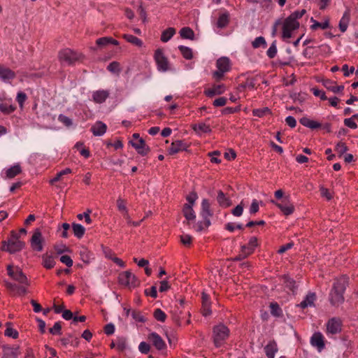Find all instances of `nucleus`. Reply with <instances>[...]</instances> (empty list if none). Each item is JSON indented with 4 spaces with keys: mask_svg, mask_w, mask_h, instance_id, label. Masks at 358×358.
Listing matches in <instances>:
<instances>
[{
    "mask_svg": "<svg viewBox=\"0 0 358 358\" xmlns=\"http://www.w3.org/2000/svg\"><path fill=\"white\" fill-rule=\"evenodd\" d=\"M349 278L346 275H341L335 279L329 293V301L334 306H338L344 302V292L348 286Z\"/></svg>",
    "mask_w": 358,
    "mask_h": 358,
    "instance_id": "f257e3e1",
    "label": "nucleus"
},
{
    "mask_svg": "<svg viewBox=\"0 0 358 358\" xmlns=\"http://www.w3.org/2000/svg\"><path fill=\"white\" fill-rule=\"evenodd\" d=\"M19 235L14 231H11V238L8 241L2 242L1 250L8 252L10 254L15 253L22 250L24 243L19 240Z\"/></svg>",
    "mask_w": 358,
    "mask_h": 358,
    "instance_id": "f03ea898",
    "label": "nucleus"
},
{
    "mask_svg": "<svg viewBox=\"0 0 358 358\" xmlns=\"http://www.w3.org/2000/svg\"><path fill=\"white\" fill-rule=\"evenodd\" d=\"M213 342L217 348L222 346L229 337V330L224 324H219L213 328Z\"/></svg>",
    "mask_w": 358,
    "mask_h": 358,
    "instance_id": "7ed1b4c3",
    "label": "nucleus"
},
{
    "mask_svg": "<svg viewBox=\"0 0 358 358\" xmlns=\"http://www.w3.org/2000/svg\"><path fill=\"white\" fill-rule=\"evenodd\" d=\"M61 62H65L69 65H73L83 58V55L71 49L66 48L59 51L58 55Z\"/></svg>",
    "mask_w": 358,
    "mask_h": 358,
    "instance_id": "20e7f679",
    "label": "nucleus"
},
{
    "mask_svg": "<svg viewBox=\"0 0 358 358\" xmlns=\"http://www.w3.org/2000/svg\"><path fill=\"white\" fill-rule=\"evenodd\" d=\"M201 215L203 221L199 224V231H201L203 229V225L205 227H208L210 225V217L213 215V212L210 209V203L207 199L202 200Z\"/></svg>",
    "mask_w": 358,
    "mask_h": 358,
    "instance_id": "39448f33",
    "label": "nucleus"
},
{
    "mask_svg": "<svg viewBox=\"0 0 358 358\" xmlns=\"http://www.w3.org/2000/svg\"><path fill=\"white\" fill-rule=\"evenodd\" d=\"M8 275L14 280L20 284L29 286V280L22 269L17 266L14 267L12 265L7 266Z\"/></svg>",
    "mask_w": 358,
    "mask_h": 358,
    "instance_id": "423d86ee",
    "label": "nucleus"
},
{
    "mask_svg": "<svg viewBox=\"0 0 358 358\" xmlns=\"http://www.w3.org/2000/svg\"><path fill=\"white\" fill-rule=\"evenodd\" d=\"M118 281L120 285L129 287H136L140 284L137 278L129 271L120 273L118 276Z\"/></svg>",
    "mask_w": 358,
    "mask_h": 358,
    "instance_id": "0eeeda50",
    "label": "nucleus"
},
{
    "mask_svg": "<svg viewBox=\"0 0 358 358\" xmlns=\"http://www.w3.org/2000/svg\"><path fill=\"white\" fill-rule=\"evenodd\" d=\"M154 58L159 71L165 72L169 69V60L165 57L162 49L158 48L155 50Z\"/></svg>",
    "mask_w": 358,
    "mask_h": 358,
    "instance_id": "6e6552de",
    "label": "nucleus"
},
{
    "mask_svg": "<svg viewBox=\"0 0 358 358\" xmlns=\"http://www.w3.org/2000/svg\"><path fill=\"white\" fill-rule=\"evenodd\" d=\"M44 238L40 229H36L30 240L31 248L34 251L41 252L43 250Z\"/></svg>",
    "mask_w": 358,
    "mask_h": 358,
    "instance_id": "1a4fd4ad",
    "label": "nucleus"
},
{
    "mask_svg": "<svg viewBox=\"0 0 358 358\" xmlns=\"http://www.w3.org/2000/svg\"><path fill=\"white\" fill-rule=\"evenodd\" d=\"M299 27V22H294L291 19L287 17L283 22H282V38H289L292 37V32Z\"/></svg>",
    "mask_w": 358,
    "mask_h": 358,
    "instance_id": "9d476101",
    "label": "nucleus"
},
{
    "mask_svg": "<svg viewBox=\"0 0 358 358\" xmlns=\"http://www.w3.org/2000/svg\"><path fill=\"white\" fill-rule=\"evenodd\" d=\"M4 284L10 294L13 296H24L27 292V288L28 286L25 285H17L8 281H5Z\"/></svg>",
    "mask_w": 358,
    "mask_h": 358,
    "instance_id": "9b49d317",
    "label": "nucleus"
},
{
    "mask_svg": "<svg viewBox=\"0 0 358 358\" xmlns=\"http://www.w3.org/2000/svg\"><path fill=\"white\" fill-rule=\"evenodd\" d=\"M126 203L127 202L124 199H122V198H118L117 199V207L118 210L122 213L124 217L127 220L128 224L133 225L134 227L139 226L141 222L144 220V218L139 222H134L130 220V216L129 215Z\"/></svg>",
    "mask_w": 358,
    "mask_h": 358,
    "instance_id": "f8f14e48",
    "label": "nucleus"
},
{
    "mask_svg": "<svg viewBox=\"0 0 358 358\" xmlns=\"http://www.w3.org/2000/svg\"><path fill=\"white\" fill-rule=\"evenodd\" d=\"M271 202L275 203L286 216L292 214L294 211V206L289 201V196L284 197L280 203H276L274 201H272Z\"/></svg>",
    "mask_w": 358,
    "mask_h": 358,
    "instance_id": "ddd939ff",
    "label": "nucleus"
},
{
    "mask_svg": "<svg viewBox=\"0 0 358 358\" xmlns=\"http://www.w3.org/2000/svg\"><path fill=\"white\" fill-rule=\"evenodd\" d=\"M130 143L136 150L137 152L142 156L147 155L150 152V148L143 138H139L137 141H131Z\"/></svg>",
    "mask_w": 358,
    "mask_h": 358,
    "instance_id": "4468645a",
    "label": "nucleus"
},
{
    "mask_svg": "<svg viewBox=\"0 0 358 358\" xmlns=\"http://www.w3.org/2000/svg\"><path fill=\"white\" fill-rule=\"evenodd\" d=\"M327 332L331 334H336L341 331V322L336 318H331L327 324Z\"/></svg>",
    "mask_w": 358,
    "mask_h": 358,
    "instance_id": "2eb2a0df",
    "label": "nucleus"
},
{
    "mask_svg": "<svg viewBox=\"0 0 358 358\" xmlns=\"http://www.w3.org/2000/svg\"><path fill=\"white\" fill-rule=\"evenodd\" d=\"M188 147L189 145L183 141H175L172 142L171 147L169 148V152L170 155H175L179 152L186 150Z\"/></svg>",
    "mask_w": 358,
    "mask_h": 358,
    "instance_id": "dca6fc26",
    "label": "nucleus"
},
{
    "mask_svg": "<svg viewBox=\"0 0 358 358\" xmlns=\"http://www.w3.org/2000/svg\"><path fill=\"white\" fill-rule=\"evenodd\" d=\"M148 339L158 350H164L166 348V344L162 337L155 332L150 334Z\"/></svg>",
    "mask_w": 358,
    "mask_h": 358,
    "instance_id": "f3484780",
    "label": "nucleus"
},
{
    "mask_svg": "<svg viewBox=\"0 0 358 358\" xmlns=\"http://www.w3.org/2000/svg\"><path fill=\"white\" fill-rule=\"evenodd\" d=\"M310 343L313 346L316 347L319 351L324 348V337L320 332L313 334L310 339Z\"/></svg>",
    "mask_w": 358,
    "mask_h": 358,
    "instance_id": "a211bd4d",
    "label": "nucleus"
},
{
    "mask_svg": "<svg viewBox=\"0 0 358 358\" xmlns=\"http://www.w3.org/2000/svg\"><path fill=\"white\" fill-rule=\"evenodd\" d=\"M19 346H3V356L1 358H17L19 352Z\"/></svg>",
    "mask_w": 358,
    "mask_h": 358,
    "instance_id": "6ab92c4d",
    "label": "nucleus"
},
{
    "mask_svg": "<svg viewBox=\"0 0 358 358\" xmlns=\"http://www.w3.org/2000/svg\"><path fill=\"white\" fill-rule=\"evenodd\" d=\"M225 91V86L223 84L214 85L211 88L204 91V94L208 97H213L215 95H219Z\"/></svg>",
    "mask_w": 358,
    "mask_h": 358,
    "instance_id": "aec40b11",
    "label": "nucleus"
},
{
    "mask_svg": "<svg viewBox=\"0 0 358 358\" xmlns=\"http://www.w3.org/2000/svg\"><path fill=\"white\" fill-rule=\"evenodd\" d=\"M201 312L204 316H208L211 314L210 301L209 296L204 292L202 293Z\"/></svg>",
    "mask_w": 358,
    "mask_h": 358,
    "instance_id": "412c9836",
    "label": "nucleus"
},
{
    "mask_svg": "<svg viewBox=\"0 0 358 358\" xmlns=\"http://www.w3.org/2000/svg\"><path fill=\"white\" fill-rule=\"evenodd\" d=\"M109 96V92L107 90H97L94 92L92 94L93 101L97 103H103Z\"/></svg>",
    "mask_w": 358,
    "mask_h": 358,
    "instance_id": "4be33fe9",
    "label": "nucleus"
},
{
    "mask_svg": "<svg viewBox=\"0 0 358 358\" xmlns=\"http://www.w3.org/2000/svg\"><path fill=\"white\" fill-rule=\"evenodd\" d=\"M278 351L277 343L275 341H271L264 347V352L268 358H274L275 354Z\"/></svg>",
    "mask_w": 358,
    "mask_h": 358,
    "instance_id": "5701e85b",
    "label": "nucleus"
},
{
    "mask_svg": "<svg viewBox=\"0 0 358 358\" xmlns=\"http://www.w3.org/2000/svg\"><path fill=\"white\" fill-rule=\"evenodd\" d=\"M15 73L8 68L0 65V78L3 81H7L15 78Z\"/></svg>",
    "mask_w": 358,
    "mask_h": 358,
    "instance_id": "b1692460",
    "label": "nucleus"
},
{
    "mask_svg": "<svg viewBox=\"0 0 358 358\" xmlns=\"http://www.w3.org/2000/svg\"><path fill=\"white\" fill-rule=\"evenodd\" d=\"M217 201L222 208H227L231 204L229 198L222 190L217 192Z\"/></svg>",
    "mask_w": 358,
    "mask_h": 358,
    "instance_id": "393cba45",
    "label": "nucleus"
},
{
    "mask_svg": "<svg viewBox=\"0 0 358 358\" xmlns=\"http://www.w3.org/2000/svg\"><path fill=\"white\" fill-rule=\"evenodd\" d=\"M107 127L102 122H97L91 128V131L94 136H102L106 131Z\"/></svg>",
    "mask_w": 358,
    "mask_h": 358,
    "instance_id": "a878e982",
    "label": "nucleus"
},
{
    "mask_svg": "<svg viewBox=\"0 0 358 358\" xmlns=\"http://www.w3.org/2000/svg\"><path fill=\"white\" fill-rule=\"evenodd\" d=\"M182 213L188 221H193L196 218L195 213L193 210V206H192L190 204H185L183 206Z\"/></svg>",
    "mask_w": 358,
    "mask_h": 358,
    "instance_id": "bb28decb",
    "label": "nucleus"
},
{
    "mask_svg": "<svg viewBox=\"0 0 358 358\" xmlns=\"http://www.w3.org/2000/svg\"><path fill=\"white\" fill-rule=\"evenodd\" d=\"M299 122L304 127H306L311 129H318L322 127V124L320 123H319L316 121L312 120L306 117H303L301 118Z\"/></svg>",
    "mask_w": 358,
    "mask_h": 358,
    "instance_id": "cd10ccee",
    "label": "nucleus"
},
{
    "mask_svg": "<svg viewBox=\"0 0 358 358\" xmlns=\"http://www.w3.org/2000/svg\"><path fill=\"white\" fill-rule=\"evenodd\" d=\"M216 65L219 70L225 73L229 71L230 69V62L227 57H221L217 59Z\"/></svg>",
    "mask_w": 358,
    "mask_h": 358,
    "instance_id": "c85d7f7f",
    "label": "nucleus"
},
{
    "mask_svg": "<svg viewBox=\"0 0 358 358\" xmlns=\"http://www.w3.org/2000/svg\"><path fill=\"white\" fill-rule=\"evenodd\" d=\"M350 11L348 10L344 13L342 18L341 19V20L339 22V29L341 32H345L347 30L349 22H350Z\"/></svg>",
    "mask_w": 358,
    "mask_h": 358,
    "instance_id": "c756f323",
    "label": "nucleus"
},
{
    "mask_svg": "<svg viewBox=\"0 0 358 358\" xmlns=\"http://www.w3.org/2000/svg\"><path fill=\"white\" fill-rule=\"evenodd\" d=\"M96 43L99 47H105L108 44H113L114 45H119V42L113 38L112 37H102L99 38L96 41Z\"/></svg>",
    "mask_w": 358,
    "mask_h": 358,
    "instance_id": "7c9ffc66",
    "label": "nucleus"
},
{
    "mask_svg": "<svg viewBox=\"0 0 358 358\" xmlns=\"http://www.w3.org/2000/svg\"><path fill=\"white\" fill-rule=\"evenodd\" d=\"M42 265L47 269L52 268L55 265L54 257L47 253L42 255Z\"/></svg>",
    "mask_w": 358,
    "mask_h": 358,
    "instance_id": "2f4dec72",
    "label": "nucleus"
},
{
    "mask_svg": "<svg viewBox=\"0 0 358 358\" xmlns=\"http://www.w3.org/2000/svg\"><path fill=\"white\" fill-rule=\"evenodd\" d=\"M324 87L334 93L342 92L344 89L343 85H336L335 83L331 80H327L324 82Z\"/></svg>",
    "mask_w": 358,
    "mask_h": 358,
    "instance_id": "473e14b6",
    "label": "nucleus"
},
{
    "mask_svg": "<svg viewBox=\"0 0 358 358\" xmlns=\"http://www.w3.org/2000/svg\"><path fill=\"white\" fill-rule=\"evenodd\" d=\"M192 127L193 130L196 131L197 134L211 132V129L210 126L203 122L192 124Z\"/></svg>",
    "mask_w": 358,
    "mask_h": 358,
    "instance_id": "72a5a7b5",
    "label": "nucleus"
},
{
    "mask_svg": "<svg viewBox=\"0 0 358 358\" xmlns=\"http://www.w3.org/2000/svg\"><path fill=\"white\" fill-rule=\"evenodd\" d=\"M315 293H309L306 295L305 299L302 301L299 306L301 308L304 309L307 308L308 306H312L313 304L314 301L315 300Z\"/></svg>",
    "mask_w": 358,
    "mask_h": 358,
    "instance_id": "f704fd0d",
    "label": "nucleus"
},
{
    "mask_svg": "<svg viewBox=\"0 0 358 358\" xmlns=\"http://www.w3.org/2000/svg\"><path fill=\"white\" fill-rule=\"evenodd\" d=\"M180 35L181 38H184V39H189V40L194 39V32L191 28H189L188 27L182 28L180 30Z\"/></svg>",
    "mask_w": 358,
    "mask_h": 358,
    "instance_id": "c9c22d12",
    "label": "nucleus"
},
{
    "mask_svg": "<svg viewBox=\"0 0 358 358\" xmlns=\"http://www.w3.org/2000/svg\"><path fill=\"white\" fill-rule=\"evenodd\" d=\"M176 34V29L173 27H169L162 31L161 35V41L162 42H168Z\"/></svg>",
    "mask_w": 358,
    "mask_h": 358,
    "instance_id": "e433bc0d",
    "label": "nucleus"
},
{
    "mask_svg": "<svg viewBox=\"0 0 358 358\" xmlns=\"http://www.w3.org/2000/svg\"><path fill=\"white\" fill-rule=\"evenodd\" d=\"M22 172L21 167L19 164L14 165L9 168L6 172V177L8 178H13Z\"/></svg>",
    "mask_w": 358,
    "mask_h": 358,
    "instance_id": "4c0bfd02",
    "label": "nucleus"
},
{
    "mask_svg": "<svg viewBox=\"0 0 358 358\" xmlns=\"http://www.w3.org/2000/svg\"><path fill=\"white\" fill-rule=\"evenodd\" d=\"M72 229L74 235L78 238H81L85 232V227L80 224L73 223Z\"/></svg>",
    "mask_w": 358,
    "mask_h": 358,
    "instance_id": "58836bf2",
    "label": "nucleus"
},
{
    "mask_svg": "<svg viewBox=\"0 0 358 358\" xmlns=\"http://www.w3.org/2000/svg\"><path fill=\"white\" fill-rule=\"evenodd\" d=\"M284 279L286 287L291 290L293 294H294L298 288V285H296V281L288 276H284Z\"/></svg>",
    "mask_w": 358,
    "mask_h": 358,
    "instance_id": "ea45409f",
    "label": "nucleus"
},
{
    "mask_svg": "<svg viewBox=\"0 0 358 358\" xmlns=\"http://www.w3.org/2000/svg\"><path fill=\"white\" fill-rule=\"evenodd\" d=\"M127 42L138 46L141 47L143 45V41L131 34H124L122 36Z\"/></svg>",
    "mask_w": 358,
    "mask_h": 358,
    "instance_id": "a19ab883",
    "label": "nucleus"
},
{
    "mask_svg": "<svg viewBox=\"0 0 358 358\" xmlns=\"http://www.w3.org/2000/svg\"><path fill=\"white\" fill-rule=\"evenodd\" d=\"M229 22V15L228 13H223L220 15L217 22V26L219 28H224L228 25Z\"/></svg>",
    "mask_w": 358,
    "mask_h": 358,
    "instance_id": "79ce46f5",
    "label": "nucleus"
},
{
    "mask_svg": "<svg viewBox=\"0 0 358 358\" xmlns=\"http://www.w3.org/2000/svg\"><path fill=\"white\" fill-rule=\"evenodd\" d=\"M178 49L185 59H192L193 58V52L191 48L184 45H180Z\"/></svg>",
    "mask_w": 358,
    "mask_h": 358,
    "instance_id": "37998d69",
    "label": "nucleus"
},
{
    "mask_svg": "<svg viewBox=\"0 0 358 358\" xmlns=\"http://www.w3.org/2000/svg\"><path fill=\"white\" fill-rule=\"evenodd\" d=\"M311 21L313 22V24L310 26V28L313 30H316L318 28H320L322 29H326L329 27V20H327L324 22H319L316 20H315L313 17L311 18Z\"/></svg>",
    "mask_w": 358,
    "mask_h": 358,
    "instance_id": "c03bdc74",
    "label": "nucleus"
},
{
    "mask_svg": "<svg viewBox=\"0 0 358 358\" xmlns=\"http://www.w3.org/2000/svg\"><path fill=\"white\" fill-rule=\"evenodd\" d=\"M72 173V170L70 168H66L65 169L57 173L56 176L50 180L51 185H54L55 182L59 181L62 177L64 175H67Z\"/></svg>",
    "mask_w": 358,
    "mask_h": 358,
    "instance_id": "a18cd8bd",
    "label": "nucleus"
},
{
    "mask_svg": "<svg viewBox=\"0 0 358 358\" xmlns=\"http://www.w3.org/2000/svg\"><path fill=\"white\" fill-rule=\"evenodd\" d=\"M6 329L5 330V336H8V337H11L13 338H17L18 337V332L17 330L13 329L11 327V323L10 322H7L6 323Z\"/></svg>",
    "mask_w": 358,
    "mask_h": 358,
    "instance_id": "49530a36",
    "label": "nucleus"
},
{
    "mask_svg": "<svg viewBox=\"0 0 358 358\" xmlns=\"http://www.w3.org/2000/svg\"><path fill=\"white\" fill-rule=\"evenodd\" d=\"M16 109V107L13 105H8L7 103H0V111L3 114H10L14 112Z\"/></svg>",
    "mask_w": 358,
    "mask_h": 358,
    "instance_id": "de8ad7c7",
    "label": "nucleus"
},
{
    "mask_svg": "<svg viewBox=\"0 0 358 358\" xmlns=\"http://www.w3.org/2000/svg\"><path fill=\"white\" fill-rule=\"evenodd\" d=\"M253 115L262 117L266 115L271 114V111L268 107L263 108L254 109L252 110Z\"/></svg>",
    "mask_w": 358,
    "mask_h": 358,
    "instance_id": "09e8293b",
    "label": "nucleus"
},
{
    "mask_svg": "<svg viewBox=\"0 0 358 358\" xmlns=\"http://www.w3.org/2000/svg\"><path fill=\"white\" fill-rule=\"evenodd\" d=\"M270 309L271 313L273 316L280 317L282 315V309L277 303H271Z\"/></svg>",
    "mask_w": 358,
    "mask_h": 358,
    "instance_id": "8fccbe9b",
    "label": "nucleus"
},
{
    "mask_svg": "<svg viewBox=\"0 0 358 358\" xmlns=\"http://www.w3.org/2000/svg\"><path fill=\"white\" fill-rule=\"evenodd\" d=\"M107 70L113 73H120L121 69L120 64L117 62H112L107 66Z\"/></svg>",
    "mask_w": 358,
    "mask_h": 358,
    "instance_id": "3c124183",
    "label": "nucleus"
},
{
    "mask_svg": "<svg viewBox=\"0 0 358 358\" xmlns=\"http://www.w3.org/2000/svg\"><path fill=\"white\" fill-rule=\"evenodd\" d=\"M306 13L305 9H302L301 10H296L290 14L287 17L291 19L294 22H299L297 19L302 17V16Z\"/></svg>",
    "mask_w": 358,
    "mask_h": 358,
    "instance_id": "603ef678",
    "label": "nucleus"
},
{
    "mask_svg": "<svg viewBox=\"0 0 358 358\" xmlns=\"http://www.w3.org/2000/svg\"><path fill=\"white\" fill-rule=\"evenodd\" d=\"M154 317L159 322H164L166 320V315L164 311H162L160 308H157L154 313Z\"/></svg>",
    "mask_w": 358,
    "mask_h": 358,
    "instance_id": "864d4df0",
    "label": "nucleus"
},
{
    "mask_svg": "<svg viewBox=\"0 0 358 358\" xmlns=\"http://www.w3.org/2000/svg\"><path fill=\"white\" fill-rule=\"evenodd\" d=\"M127 348V341L125 338H118L116 341V348L120 352H123Z\"/></svg>",
    "mask_w": 358,
    "mask_h": 358,
    "instance_id": "5fc2aeb1",
    "label": "nucleus"
},
{
    "mask_svg": "<svg viewBox=\"0 0 358 358\" xmlns=\"http://www.w3.org/2000/svg\"><path fill=\"white\" fill-rule=\"evenodd\" d=\"M80 256L81 260L88 264L90 262V252L86 248H82V249L80 251Z\"/></svg>",
    "mask_w": 358,
    "mask_h": 358,
    "instance_id": "6e6d98bb",
    "label": "nucleus"
},
{
    "mask_svg": "<svg viewBox=\"0 0 358 358\" xmlns=\"http://www.w3.org/2000/svg\"><path fill=\"white\" fill-rule=\"evenodd\" d=\"M267 56L270 59H273L277 54L276 41H274L266 52Z\"/></svg>",
    "mask_w": 358,
    "mask_h": 358,
    "instance_id": "4d7b16f0",
    "label": "nucleus"
},
{
    "mask_svg": "<svg viewBox=\"0 0 358 358\" xmlns=\"http://www.w3.org/2000/svg\"><path fill=\"white\" fill-rule=\"evenodd\" d=\"M49 332L52 335H61L62 325L60 322H55L54 326L49 329Z\"/></svg>",
    "mask_w": 358,
    "mask_h": 358,
    "instance_id": "13d9d810",
    "label": "nucleus"
},
{
    "mask_svg": "<svg viewBox=\"0 0 358 358\" xmlns=\"http://www.w3.org/2000/svg\"><path fill=\"white\" fill-rule=\"evenodd\" d=\"M252 47L254 48H258L259 47H260L261 45H264V46H266V41L264 39V37L262 36H259V37H257L254 41H252Z\"/></svg>",
    "mask_w": 358,
    "mask_h": 358,
    "instance_id": "bf43d9fd",
    "label": "nucleus"
},
{
    "mask_svg": "<svg viewBox=\"0 0 358 358\" xmlns=\"http://www.w3.org/2000/svg\"><path fill=\"white\" fill-rule=\"evenodd\" d=\"M192 238L188 234H183L180 236V242L185 246L189 247L192 244Z\"/></svg>",
    "mask_w": 358,
    "mask_h": 358,
    "instance_id": "052dcab7",
    "label": "nucleus"
},
{
    "mask_svg": "<svg viewBox=\"0 0 358 358\" xmlns=\"http://www.w3.org/2000/svg\"><path fill=\"white\" fill-rule=\"evenodd\" d=\"M27 96L24 92H20L17 93L16 100L19 103L20 108H22L25 101L27 100Z\"/></svg>",
    "mask_w": 358,
    "mask_h": 358,
    "instance_id": "680f3d73",
    "label": "nucleus"
},
{
    "mask_svg": "<svg viewBox=\"0 0 358 358\" xmlns=\"http://www.w3.org/2000/svg\"><path fill=\"white\" fill-rule=\"evenodd\" d=\"M247 245L250 247L249 251L247 252L250 255L253 252L255 248L257 245V238L256 237H251Z\"/></svg>",
    "mask_w": 358,
    "mask_h": 358,
    "instance_id": "e2e57ef3",
    "label": "nucleus"
},
{
    "mask_svg": "<svg viewBox=\"0 0 358 358\" xmlns=\"http://www.w3.org/2000/svg\"><path fill=\"white\" fill-rule=\"evenodd\" d=\"M335 150L340 155H341L346 152L348 149L345 143L339 142L337 143Z\"/></svg>",
    "mask_w": 358,
    "mask_h": 358,
    "instance_id": "0e129e2a",
    "label": "nucleus"
},
{
    "mask_svg": "<svg viewBox=\"0 0 358 358\" xmlns=\"http://www.w3.org/2000/svg\"><path fill=\"white\" fill-rule=\"evenodd\" d=\"M138 350L142 354H148L150 350V345L146 342H141L138 345Z\"/></svg>",
    "mask_w": 358,
    "mask_h": 358,
    "instance_id": "69168bd1",
    "label": "nucleus"
},
{
    "mask_svg": "<svg viewBox=\"0 0 358 358\" xmlns=\"http://www.w3.org/2000/svg\"><path fill=\"white\" fill-rule=\"evenodd\" d=\"M102 250L106 258L113 260L115 257V253L110 248L102 245Z\"/></svg>",
    "mask_w": 358,
    "mask_h": 358,
    "instance_id": "338daca9",
    "label": "nucleus"
},
{
    "mask_svg": "<svg viewBox=\"0 0 358 358\" xmlns=\"http://www.w3.org/2000/svg\"><path fill=\"white\" fill-rule=\"evenodd\" d=\"M58 120L66 127H71L73 124L72 120L64 115H59Z\"/></svg>",
    "mask_w": 358,
    "mask_h": 358,
    "instance_id": "774afa93",
    "label": "nucleus"
}]
</instances>
